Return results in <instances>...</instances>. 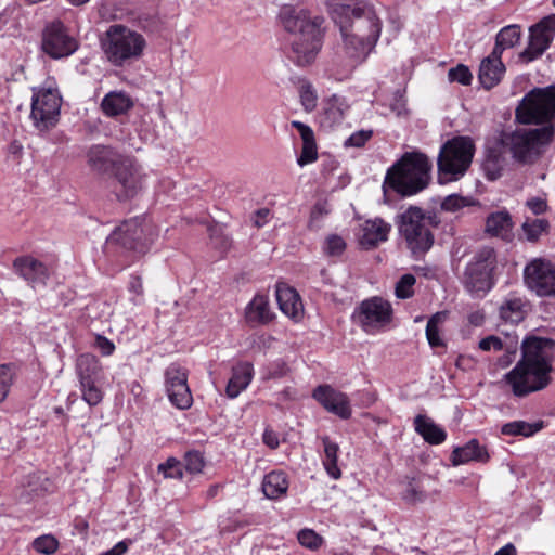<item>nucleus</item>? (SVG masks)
<instances>
[{
  "label": "nucleus",
  "mask_w": 555,
  "mask_h": 555,
  "mask_svg": "<svg viewBox=\"0 0 555 555\" xmlns=\"http://www.w3.org/2000/svg\"><path fill=\"white\" fill-rule=\"evenodd\" d=\"M332 20L339 26L344 50L351 65L363 62L374 49L380 34L382 24L374 12L359 4H348L336 0L327 1Z\"/></svg>",
  "instance_id": "1"
},
{
  "label": "nucleus",
  "mask_w": 555,
  "mask_h": 555,
  "mask_svg": "<svg viewBox=\"0 0 555 555\" xmlns=\"http://www.w3.org/2000/svg\"><path fill=\"white\" fill-rule=\"evenodd\" d=\"M87 163L93 172L113 178L114 192L120 202L135 197L146 184L147 175L142 164L109 145L91 146Z\"/></svg>",
  "instance_id": "2"
},
{
  "label": "nucleus",
  "mask_w": 555,
  "mask_h": 555,
  "mask_svg": "<svg viewBox=\"0 0 555 555\" xmlns=\"http://www.w3.org/2000/svg\"><path fill=\"white\" fill-rule=\"evenodd\" d=\"M552 340L529 337L521 345V359L505 375L514 396L522 398L546 388L551 383L552 365L546 347Z\"/></svg>",
  "instance_id": "3"
},
{
  "label": "nucleus",
  "mask_w": 555,
  "mask_h": 555,
  "mask_svg": "<svg viewBox=\"0 0 555 555\" xmlns=\"http://www.w3.org/2000/svg\"><path fill=\"white\" fill-rule=\"evenodd\" d=\"M324 18L310 17L305 10H289L283 15V25L289 33L287 56L298 66L312 64L322 48Z\"/></svg>",
  "instance_id": "4"
},
{
  "label": "nucleus",
  "mask_w": 555,
  "mask_h": 555,
  "mask_svg": "<svg viewBox=\"0 0 555 555\" xmlns=\"http://www.w3.org/2000/svg\"><path fill=\"white\" fill-rule=\"evenodd\" d=\"M430 167L425 154L406 152L387 171L385 184L404 196L416 194L427 186Z\"/></svg>",
  "instance_id": "5"
},
{
  "label": "nucleus",
  "mask_w": 555,
  "mask_h": 555,
  "mask_svg": "<svg viewBox=\"0 0 555 555\" xmlns=\"http://www.w3.org/2000/svg\"><path fill=\"white\" fill-rule=\"evenodd\" d=\"M145 46L141 34L120 24L111 25L101 39L104 55L114 66H126L138 61Z\"/></svg>",
  "instance_id": "6"
},
{
  "label": "nucleus",
  "mask_w": 555,
  "mask_h": 555,
  "mask_svg": "<svg viewBox=\"0 0 555 555\" xmlns=\"http://www.w3.org/2000/svg\"><path fill=\"white\" fill-rule=\"evenodd\" d=\"M438 224L439 221L435 215H426L416 206H410L398 216L399 233L414 256L424 255L431 248L434 234L430 227H438Z\"/></svg>",
  "instance_id": "7"
},
{
  "label": "nucleus",
  "mask_w": 555,
  "mask_h": 555,
  "mask_svg": "<svg viewBox=\"0 0 555 555\" xmlns=\"http://www.w3.org/2000/svg\"><path fill=\"white\" fill-rule=\"evenodd\" d=\"M157 237L153 222L144 217H135L124 221L108 237V242L139 256L146 254Z\"/></svg>",
  "instance_id": "8"
},
{
  "label": "nucleus",
  "mask_w": 555,
  "mask_h": 555,
  "mask_svg": "<svg viewBox=\"0 0 555 555\" xmlns=\"http://www.w3.org/2000/svg\"><path fill=\"white\" fill-rule=\"evenodd\" d=\"M475 146L466 137L449 140L441 149L438 157L440 182L456 180L463 176L472 163Z\"/></svg>",
  "instance_id": "9"
},
{
  "label": "nucleus",
  "mask_w": 555,
  "mask_h": 555,
  "mask_svg": "<svg viewBox=\"0 0 555 555\" xmlns=\"http://www.w3.org/2000/svg\"><path fill=\"white\" fill-rule=\"evenodd\" d=\"M516 117L521 124L555 121V85L528 92L516 109Z\"/></svg>",
  "instance_id": "10"
},
{
  "label": "nucleus",
  "mask_w": 555,
  "mask_h": 555,
  "mask_svg": "<svg viewBox=\"0 0 555 555\" xmlns=\"http://www.w3.org/2000/svg\"><path fill=\"white\" fill-rule=\"evenodd\" d=\"M496 267V254L491 247L479 249L466 267L464 273L465 288L483 296L494 285L493 271Z\"/></svg>",
  "instance_id": "11"
},
{
  "label": "nucleus",
  "mask_w": 555,
  "mask_h": 555,
  "mask_svg": "<svg viewBox=\"0 0 555 555\" xmlns=\"http://www.w3.org/2000/svg\"><path fill=\"white\" fill-rule=\"evenodd\" d=\"M553 133L552 126L515 131L508 139L513 157L522 164L533 163L541 153V146L551 140Z\"/></svg>",
  "instance_id": "12"
},
{
  "label": "nucleus",
  "mask_w": 555,
  "mask_h": 555,
  "mask_svg": "<svg viewBox=\"0 0 555 555\" xmlns=\"http://www.w3.org/2000/svg\"><path fill=\"white\" fill-rule=\"evenodd\" d=\"M61 105L62 96L57 89L34 90L30 111L34 127L40 132L54 128L60 119Z\"/></svg>",
  "instance_id": "13"
},
{
  "label": "nucleus",
  "mask_w": 555,
  "mask_h": 555,
  "mask_svg": "<svg viewBox=\"0 0 555 555\" xmlns=\"http://www.w3.org/2000/svg\"><path fill=\"white\" fill-rule=\"evenodd\" d=\"M41 47L43 52L52 59H62L72 55L78 49L79 43L75 37L69 35L63 22L56 20L44 27Z\"/></svg>",
  "instance_id": "14"
},
{
  "label": "nucleus",
  "mask_w": 555,
  "mask_h": 555,
  "mask_svg": "<svg viewBox=\"0 0 555 555\" xmlns=\"http://www.w3.org/2000/svg\"><path fill=\"white\" fill-rule=\"evenodd\" d=\"M528 288L538 296H555V264L545 259H533L524 271Z\"/></svg>",
  "instance_id": "15"
},
{
  "label": "nucleus",
  "mask_w": 555,
  "mask_h": 555,
  "mask_svg": "<svg viewBox=\"0 0 555 555\" xmlns=\"http://www.w3.org/2000/svg\"><path fill=\"white\" fill-rule=\"evenodd\" d=\"M555 35V14L542 18L530 27L528 47L521 52L520 57L527 62L533 61L544 53L550 47Z\"/></svg>",
  "instance_id": "16"
},
{
  "label": "nucleus",
  "mask_w": 555,
  "mask_h": 555,
  "mask_svg": "<svg viewBox=\"0 0 555 555\" xmlns=\"http://www.w3.org/2000/svg\"><path fill=\"white\" fill-rule=\"evenodd\" d=\"M391 305L380 297L364 300L359 309V322L365 331L379 328L391 320Z\"/></svg>",
  "instance_id": "17"
},
{
  "label": "nucleus",
  "mask_w": 555,
  "mask_h": 555,
  "mask_svg": "<svg viewBox=\"0 0 555 555\" xmlns=\"http://www.w3.org/2000/svg\"><path fill=\"white\" fill-rule=\"evenodd\" d=\"M313 398L320 402L328 412L347 420L351 415V408L348 397L328 385L318 386L313 390Z\"/></svg>",
  "instance_id": "18"
},
{
  "label": "nucleus",
  "mask_w": 555,
  "mask_h": 555,
  "mask_svg": "<svg viewBox=\"0 0 555 555\" xmlns=\"http://www.w3.org/2000/svg\"><path fill=\"white\" fill-rule=\"evenodd\" d=\"M275 293L280 310L295 322L300 321L304 315V306L296 289L280 283L276 285Z\"/></svg>",
  "instance_id": "19"
},
{
  "label": "nucleus",
  "mask_w": 555,
  "mask_h": 555,
  "mask_svg": "<svg viewBox=\"0 0 555 555\" xmlns=\"http://www.w3.org/2000/svg\"><path fill=\"white\" fill-rule=\"evenodd\" d=\"M390 229V224L380 218L366 220L362 224L359 243L365 249L375 248L387 241Z\"/></svg>",
  "instance_id": "20"
},
{
  "label": "nucleus",
  "mask_w": 555,
  "mask_h": 555,
  "mask_svg": "<svg viewBox=\"0 0 555 555\" xmlns=\"http://www.w3.org/2000/svg\"><path fill=\"white\" fill-rule=\"evenodd\" d=\"M502 55L491 52L490 55L481 61L478 78L485 89L490 90L495 87L504 76L505 65L501 60Z\"/></svg>",
  "instance_id": "21"
},
{
  "label": "nucleus",
  "mask_w": 555,
  "mask_h": 555,
  "mask_svg": "<svg viewBox=\"0 0 555 555\" xmlns=\"http://www.w3.org/2000/svg\"><path fill=\"white\" fill-rule=\"evenodd\" d=\"M291 125L298 130L302 141L301 153L297 158L298 165L302 167L315 162L318 159V146L313 130L308 125L297 120H293Z\"/></svg>",
  "instance_id": "22"
},
{
  "label": "nucleus",
  "mask_w": 555,
  "mask_h": 555,
  "mask_svg": "<svg viewBox=\"0 0 555 555\" xmlns=\"http://www.w3.org/2000/svg\"><path fill=\"white\" fill-rule=\"evenodd\" d=\"M16 271L31 284H44L48 279L46 266L33 257H22L14 261Z\"/></svg>",
  "instance_id": "23"
},
{
  "label": "nucleus",
  "mask_w": 555,
  "mask_h": 555,
  "mask_svg": "<svg viewBox=\"0 0 555 555\" xmlns=\"http://www.w3.org/2000/svg\"><path fill=\"white\" fill-rule=\"evenodd\" d=\"M254 375L253 365L248 362L238 363L232 369V376L227 385V396L236 398L250 384Z\"/></svg>",
  "instance_id": "24"
},
{
  "label": "nucleus",
  "mask_w": 555,
  "mask_h": 555,
  "mask_svg": "<svg viewBox=\"0 0 555 555\" xmlns=\"http://www.w3.org/2000/svg\"><path fill=\"white\" fill-rule=\"evenodd\" d=\"M453 465L465 464L469 461L487 462L489 454L483 446L477 439L469 440L465 446L457 447L452 452Z\"/></svg>",
  "instance_id": "25"
},
{
  "label": "nucleus",
  "mask_w": 555,
  "mask_h": 555,
  "mask_svg": "<svg viewBox=\"0 0 555 555\" xmlns=\"http://www.w3.org/2000/svg\"><path fill=\"white\" fill-rule=\"evenodd\" d=\"M245 319L251 325L269 323L273 319V313L270 311L268 298L256 295L246 307Z\"/></svg>",
  "instance_id": "26"
},
{
  "label": "nucleus",
  "mask_w": 555,
  "mask_h": 555,
  "mask_svg": "<svg viewBox=\"0 0 555 555\" xmlns=\"http://www.w3.org/2000/svg\"><path fill=\"white\" fill-rule=\"evenodd\" d=\"M513 222L507 211L492 212L486 220V232L491 236L509 241L512 238Z\"/></svg>",
  "instance_id": "27"
},
{
  "label": "nucleus",
  "mask_w": 555,
  "mask_h": 555,
  "mask_svg": "<svg viewBox=\"0 0 555 555\" xmlns=\"http://www.w3.org/2000/svg\"><path fill=\"white\" fill-rule=\"evenodd\" d=\"M132 106V99L127 93L117 91L107 93L101 102L102 111L109 117L124 115Z\"/></svg>",
  "instance_id": "28"
},
{
  "label": "nucleus",
  "mask_w": 555,
  "mask_h": 555,
  "mask_svg": "<svg viewBox=\"0 0 555 555\" xmlns=\"http://www.w3.org/2000/svg\"><path fill=\"white\" fill-rule=\"evenodd\" d=\"M76 372L79 383L102 380V365L93 354L85 353L79 356L76 361Z\"/></svg>",
  "instance_id": "29"
},
{
  "label": "nucleus",
  "mask_w": 555,
  "mask_h": 555,
  "mask_svg": "<svg viewBox=\"0 0 555 555\" xmlns=\"http://www.w3.org/2000/svg\"><path fill=\"white\" fill-rule=\"evenodd\" d=\"M414 425L416 433L430 444L442 443L447 438L446 431L425 415H417Z\"/></svg>",
  "instance_id": "30"
},
{
  "label": "nucleus",
  "mask_w": 555,
  "mask_h": 555,
  "mask_svg": "<svg viewBox=\"0 0 555 555\" xmlns=\"http://www.w3.org/2000/svg\"><path fill=\"white\" fill-rule=\"evenodd\" d=\"M288 481L283 472H271L264 476L262 491L268 499L275 500L286 493Z\"/></svg>",
  "instance_id": "31"
},
{
  "label": "nucleus",
  "mask_w": 555,
  "mask_h": 555,
  "mask_svg": "<svg viewBox=\"0 0 555 555\" xmlns=\"http://www.w3.org/2000/svg\"><path fill=\"white\" fill-rule=\"evenodd\" d=\"M322 442L324 446L323 466L332 478L339 479L341 477V470L337 465L339 446L328 437H323Z\"/></svg>",
  "instance_id": "32"
},
{
  "label": "nucleus",
  "mask_w": 555,
  "mask_h": 555,
  "mask_svg": "<svg viewBox=\"0 0 555 555\" xmlns=\"http://www.w3.org/2000/svg\"><path fill=\"white\" fill-rule=\"evenodd\" d=\"M520 26L518 25H508L502 28L495 38V46L492 52H496L499 55H502V52L505 49H509L515 47L520 40Z\"/></svg>",
  "instance_id": "33"
},
{
  "label": "nucleus",
  "mask_w": 555,
  "mask_h": 555,
  "mask_svg": "<svg viewBox=\"0 0 555 555\" xmlns=\"http://www.w3.org/2000/svg\"><path fill=\"white\" fill-rule=\"evenodd\" d=\"M525 315V304L520 298L507 299L500 308V317L506 322L519 323Z\"/></svg>",
  "instance_id": "34"
},
{
  "label": "nucleus",
  "mask_w": 555,
  "mask_h": 555,
  "mask_svg": "<svg viewBox=\"0 0 555 555\" xmlns=\"http://www.w3.org/2000/svg\"><path fill=\"white\" fill-rule=\"evenodd\" d=\"M542 428V423H527L525 421H515L502 426L501 433L507 436L530 437Z\"/></svg>",
  "instance_id": "35"
},
{
  "label": "nucleus",
  "mask_w": 555,
  "mask_h": 555,
  "mask_svg": "<svg viewBox=\"0 0 555 555\" xmlns=\"http://www.w3.org/2000/svg\"><path fill=\"white\" fill-rule=\"evenodd\" d=\"M170 402L181 410L189 409L192 405V395L188 383H181L167 390Z\"/></svg>",
  "instance_id": "36"
},
{
  "label": "nucleus",
  "mask_w": 555,
  "mask_h": 555,
  "mask_svg": "<svg viewBox=\"0 0 555 555\" xmlns=\"http://www.w3.org/2000/svg\"><path fill=\"white\" fill-rule=\"evenodd\" d=\"M347 105L344 100L334 95L327 103L324 109L323 124L327 122L328 126L337 124L343 120Z\"/></svg>",
  "instance_id": "37"
},
{
  "label": "nucleus",
  "mask_w": 555,
  "mask_h": 555,
  "mask_svg": "<svg viewBox=\"0 0 555 555\" xmlns=\"http://www.w3.org/2000/svg\"><path fill=\"white\" fill-rule=\"evenodd\" d=\"M448 313L437 312L427 322L426 325V337L431 347H439L443 345L442 339L439 336V324L447 320Z\"/></svg>",
  "instance_id": "38"
},
{
  "label": "nucleus",
  "mask_w": 555,
  "mask_h": 555,
  "mask_svg": "<svg viewBox=\"0 0 555 555\" xmlns=\"http://www.w3.org/2000/svg\"><path fill=\"white\" fill-rule=\"evenodd\" d=\"M101 380L81 382L80 390L82 399L90 405H98L103 399V391L100 387Z\"/></svg>",
  "instance_id": "39"
},
{
  "label": "nucleus",
  "mask_w": 555,
  "mask_h": 555,
  "mask_svg": "<svg viewBox=\"0 0 555 555\" xmlns=\"http://www.w3.org/2000/svg\"><path fill=\"white\" fill-rule=\"evenodd\" d=\"M188 382L186 370L177 363L170 364L165 371L166 390L173 388L176 385Z\"/></svg>",
  "instance_id": "40"
},
{
  "label": "nucleus",
  "mask_w": 555,
  "mask_h": 555,
  "mask_svg": "<svg viewBox=\"0 0 555 555\" xmlns=\"http://www.w3.org/2000/svg\"><path fill=\"white\" fill-rule=\"evenodd\" d=\"M297 540L301 546L310 551L319 550L324 542L323 538L320 534H318L314 530L309 528L301 529L297 533Z\"/></svg>",
  "instance_id": "41"
},
{
  "label": "nucleus",
  "mask_w": 555,
  "mask_h": 555,
  "mask_svg": "<svg viewBox=\"0 0 555 555\" xmlns=\"http://www.w3.org/2000/svg\"><path fill=\"white\" fill-rule=\"evenodd\" d=\"M33 547L37 553L52 555L57 551L59 541L51 534H44L34 540Z\"/></svg>",
  "instance_id": "42"
},
{
  "label": "nucleus",
  "mask_w": 555,
  "mask_h": 555,
  "mask_svg": "<svg viewBox=\"0 0 555 555\" xmlns=\"http://www.w3.org/2000/svg\"><path fill=\"white\" fill-rule=\"evenodd\" d=\"M402 499L409 504H416L423 502L426 499L425 492L413 479L409 480L402 491Z\"/></svg>",
  "instance_id": "43"
},
{
  "label": "nucleus",
  "mask_w": 555,
  "mask_h": 555,
  "mask_svg": "<svg viewBox=\"0 0 555 555\" xmlns=\"http://www.w3.org/2000/svg\"><path fill=\"white\" fill-rule=\"evenodd\" d=\"M14 380V372L10 365H0V402L8 397L10 388Z\"/></svg>",
  "instance_id": "44"
},
{
  "label": "nucleus",
  "mask_w": 555,
  "mask_h": 555,
  "mask_svg": "<svg viewBox=\"0 0 555 555\" xmlns=\"http://www.w3.org/2000/svg\"><path fill=\"white\" fill-rule=\"evenodd\" d=\"M299 96L306 112H312L317 107L318 96L310 83H304L300 87Z\"/></svg>",
  "instance_id": "45"
},
{
  "label": "nucleus",
  "mask_w": 555,
  "mask_h": 555,
  "mask_svg": "<svg viewBox=\"0 0 555 555\" xmlns=\"http://www.w3.org/2000/svg\"><path fill=\"white\" fill-rule=\"evenodd\" d=\"M158 472L165 478H182V464L175 457H169L165 463L158 465Z\"/></svg>",
  "instance_id": "46"
},
{
  "label": "nucleus",
  "mask_w": 555,
  "mask_h": 555,
  "mask_svg": "<svg viewBox=\"0 0 555 555\" xmlns=\"http://www.w3.org/2000/svg\"><path fill=\"white\" fill-rule=\"evenodd\" d=\"M548 223L542 219H534L532 221H526L522 224V230L529 241H535L547 228Z\"/></svg>",
  "instance_id": "47"
},
{
  "label": "nucleus",
  "mask_w": 555,
  "mask_h": 555,
  "mask_svg": "<svg viewBox=\"0 0 555 555\" xmlns=\"http://www.w3.org/2000/svg\"><path fill=\"white\" fill-rule=\"evenodd\" d=\"M415 278L412 274H404L396 285V296L398 298H410L413 294V286L415 284Z\"/></svg>",
  "instance_id": "48"
},
{
  "label": "nucleus",
  "mask_w": 555,
  "mask_h": 555,
  "mask_svg": "<svg viewBox=\"0 0 555 555\" xmlns=\"http://www.w3.org/2000/svg\"><path fill=\"white\" fill-rule=\"evenodd\" d=\"M450 81H456L463 86H468L472 82V73L467 66L459 64L456 67L450 68L448 72Z\"/></svg>",
  "instance_id": "49"
},
{
  "label": "nucleus",
  "mask_w": 555,
  "mask_h": 555,
  "mask_svg": "<svg viewBox=\"0 0 555 555\" xmlns=\"http://www.w3.org/2000/svg\"><path fill=\"white\" fill-rule=\"evenodd\" d=\"M184 462L185 469L192 474L202 472L205 464L203 455L197 451L188 452Z\"/></svg>",
  "instance_id": "50"
},
{
  "label": "nucleus",
  "mask_w": 555,
  "mask_h": 555,
  "mask_svg": "<svg viewBox=\"0 0 555 555\" xmlns=\"http://www.w3.org/2000/svg\"><path fill=\"white\" fill-rule=\"evenodd\" d=\"M346 248V243L343 237L332 234L326 238L325 253L331 256H338L343 254Z\"/></svg>",
  "instance_id": "51"
},
{
  "label": "nucleus",
  "mask_w": 555,
  "mask_h": 555,
  "mask_svg": "<svg viewBox=\"0 0 555 555\" xmlns=\"http://www.w3.org/2000/svg\"><path fill=\"white\" fill-rule=\"evenodd\" d=\"M372 130H360L352 133L346 141V147H362L372 138Z\"/></svg>",
  "instance_id": "52"
},
{
  "label": "nucleus",
  "mask_w": 555,
  "mask_h": 555,
  "mask_svg": "<svg viewBox=\"0 0 555 555\" xmlns=\"http://www.w3.org/2000/svg\"><path fill=\"white\" fill-rule=\"evenodd\" d=\"M464 206H466L465 198L456 194L447 196L441 204V208L447 211H456Z\"/></svg>",
  "instance_id": "53"
},
{
  "label": "nucleus",
  "mask_w": 555,
  "mask_h": 555,
  "mask_svg": "<svg viewBox=\"0 0 555 555\" xmlns=\"http://www.w3.org/2000/svg\"><path fill=\"white\" fill-rule=\"evenodd\" d=\"M479 348L483 351H500L503 349V343L500 337L491 335L479 341Z\"/></svg>",
  "instance_id": "54"
},
{
  "label": "nucleus",
  "mask_w": 555,
  "mask_h": 555,
  "mask_svg": "<svg viewBox=\"0 0 555 555\" xmlns=\"http://www.w3.org/2000/svg\"><path fill=\"white\" fill-rule=\"evenodd\" d=\"M327 214L328 209L326 207V203L318 202L311 210L309 225L313 227L315 221L320 220L323 216Z\"/></svg>",
  "instance_id": "55"
},
{
  "label": "nucleus",
  "mask_w": 555,
  "mask_h": 555,
  "mask_svg": "<svg viewBox=\"0 0 555 555\" xmlns=\"http://www.w3.org/2000/svg\"><path fill=\"white\" fill-rule=\"evenodd\" d=\"M95 346L103 356H109L114 352V344L104 336L98 335L95 338Z\"/></svg>",
  "instance_id": "56"
},
{
  "label": "nucleus",
  "mask_w": 555,
  "mask_h": 555,
  "mask_svg": "<svg viewBox=\"0 0 555 555\" xmlns=\"http://www.w3.org/2000/svg\"><path fill=\"white\" fill-rule=\"evenodd\" d=\"M129 291L134 295L132 298V301L134 304H138L137 297H140L143 295V284L140 276H132L129 281Z\"/></svg>",
  "instance_id": "57"
},
{
  "label": "nucleus",
  "mask_w": 555,
  "mask_h": 555,
  "mask_svg": "<svg viewBox=\"0 0 555 555\" xmlns=\"http://www.w3.org/2000/svg\"><path fill=\"white\" fill-rule=\"evenodd\" d=\"M270 212L269 208H260L256 210L253 216L254 225L257 228L263 227L268 222Z\"/></svg>",
  "instance_id": "58"
},
{
  "label": "nucleus",
  "mask_w": 555,
  "mask_h": 555,
  "mask_svg": "<svg viewBox=\"0 0 555 555\" xmlns=\"http://www.w3.org/2000/svg\"><path fill=\"white\" fill-rule=\"evenodd\" d=\"M527 206L532 210L533 214L540 215L546 211V201L540 197H533L527 202Z\"/></svg>",
  "instance_id": "59"
},
{
  "label": "nucleus",
  "mask_w": 555,
  "mask_h": 555,
  "mask_svg": "<svg viewBox=\"0 0 555 555\" xmlns=\"http://www.w3.org/2000/svg\"><path fill=\"white\" fill-rule=\"evenodd\" d=\"M485 170L491 180H495L500 177V170L496 169V159H487L485 163Z\"/></svg>",
  "instance_id": "60"
},
{
  "label": "nucleus",
  "mask_w": 555,
  "mask_h": 555,
  "mask_svg": "<svg viewBox=\"0 0 555 555\" xmlns=\"http://www.w3.org/2000/svg\"><path fill=\"white\" fill-rule=\"evenodd\" d=\"M263 442L271 449H276L279 447V439L275 433L272 430H266L263 434Z\"/></svg>",
  "instance_id": "61"
},
{
  "label": "nucleus",
  "mask_w": 555,
  "mask_h": 555,
  "mask_svg": "<svg viewBox=\"0 0 555 555\" xmlns=\"http://www.w3.org/2000/svg\"><path fill=\"white\" fill-rule=\"evenodd\" d=\"M211 238L215 241L220 240L219 247L223 250L229 249L231 246V240L228 236H224V235L214 236V234H211Z\"/></svg>",
  "instance_id": "62"
},
{
  "label": "nucleus",
  "mask_w": 555,
  "mask_h": 555,
  "mask_svg": "<svg viewBox=\"0 0 555 555\" xmlns=\"http://www.w3.org/2000/svg\"><path fill=\"white\" fill-rule=\"evenodd\" d=\"M494 555H516V548L509 543L500 548Z\"/></svg>",
  "instance_id": "63"
},
{
  "label": "nucleus",
  "mask_w": 555,
  "mask_h": 555,
  "mask_svg": "<svg viewBox=\"0 0 555 555\" xmlns=\"http://www.w3.org/2000/svg\"><path fill=\"white\" fill-rule=\"evenodd\" d=\"M469 322L476 326L481 325L483 322V314L480 312H474L469 315Z\"/></svg>",
  "instance_id": "64"
}]
</instances>
